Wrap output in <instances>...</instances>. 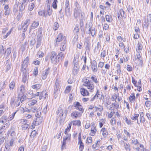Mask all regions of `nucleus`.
I'll return each instance as SVG.
<instances>
[{"instance_id":"nucleus-1","label":"nucleus","mask_w":151,"mask_h":151,"mask_svg":"<svg viewBox=\"0 0 151 151\" xmlns=\"http://www.w3.org/2000/svg\"><path fill=\"white\" fill-rule=\"evenodd\" d=\"M25 96H22L21 97H17L14 99L13 98L11 99V103L15 106H19L21 103L24 100Z\"/></svg>"},{"instance_id":"nucleus-2","label":"nucleus","mask_w":151,"mask_h":151,"mask_svg":"<svg viewBox=\"0 0 151 151\" xmlns=\"http://www.w3.org/2000/svg\"><path fill=\"white\" fill-rule=\"evenodd\" d=\"M83 85L89 89L90 91L93 92V91L94 88V86L93 83L90 81L89 80L86 79V81L84 82Z\"/></svg>"},{"instance_id":"nucleus-3","label":"nucleus","mask_w":151,"mask_h":151,"mask_svg":"<svg viewBox=\"0 0 151 151\" xmlns=\"http://www.w3.org/2000/svg\"><path fill=\"white\" fill-rule=\"evenodd\" d=\"M50 59L52 63L55 64H57L60 61L59 57H58L57 53L54 51L51 52Z\"/></svg>"},{"instance_id":"nucleus-4","label":"nucleus","mask_w":151,"mask_h":151,"mask_svg":"<svg viewBox=\"0 0 151 151\" xmlns=\"http://www.w3.org/2000/svg\"><path fill=\"white\" fill-rule=\"evenodd\" d=\"M145 28L147 29L149 25H151V14H149L147 15L143 23Z\"/></svg>"},{"instance_id":"nucleus-5","label":"nucleus","mask_w":151,"mask_h":151,"mask_svg":"<svg viewBox=\"0 0 151 151\" xmlns=\"http://www.w3.org/2000/svg\"><path fill=\"white\" fill-rule=\"evenodd\" d=\"M43 118L42 117H38L35 118L33 122L32 123L31 126L33 128H34L36 126L40 124L42 121Z\"/></svg>"},{"instance_id":"nucleus-6","label":"nucleus","mask_w":151,"mask_h":151,"mask_svg":"<svg viewBox=\"0 0 151 151\" xmlns=\"http://www.w3.org/2000/svg\"><path fill=\"white\" fill-rule=\"evenodd\" d=\"M21 71L23 72L22 81L25 83L28 79L29 74L28 70L21 69Z\"/></svg>"},{"instance_id":"nucleus-7","label":"nucleus","mask_w":151,"mask_h":151,"mask_svg":"<svg viewBox=\"0 0 151 151\" xmlns=\"http://www.w3.org/2000/svg\"><path fill=\"white\" fill-rule=\"evenodd\" d=\"M56 40L57 44L58 42H61L62 43L66 41L65 37L64 36L62 33H60L58 35Z\"/></svg>"},{"instance_id":"nucleus-8","label":"nucleus","mask_w":151,"mask_h":151,"mask_svg":"<svg viewBox=\"0 0 151 151\" xmlns=\"http://www.w3.org/2000/svg\"><path fill=\"white\" fill-rule=\"evenodd\" d=\"M29 61L28 57H27L24 60L23 63H22L21 68V69L28 70L27 69Z\"/></svg>"},{"instance_id":"nucleus-9","label":"nucleus","mask_w":151,"mask_h":151,"mask_svg":"<svg viewBox=\"0 0 151 151\" xmlns=\"http://www.w3.org/2000/svg\"><path fill=\"white\" fill-rule=\"evenodd\" d=\"M81 115L80 112L76 111H72L70 114L71 117L73 119L80 117L81 116Z\"/></svg>"},{"instance_id":"nucleus-10","label":"nucleus","mask_w":151,"mask_h":151,"mask_svg":"<svg viewBox=\"0 0 151 151\" xmlns=\"http://www.w3.org/2000/svg\"><path fill=\"white\" fill-rule=\"evenodd\" d=\"M14 138H11L9 142L6 144L5 148L7 150L13 147L14 145Z\"/></svg>"},{"instance_id":"nucleus-11","label":"nucleus","mask_w":151,"mask_h":151,"mask_svg":"<svg viewBox=\"0 0 151 151\" xmlns=\"http://www.w3.org/2000/svg\"><path fill=\"white\" fill-rule=\"evenodd\" d=\"M126 17V14H125V12L122 9H121L119 11V13L118 14V18L119 20H120L122 18H125Z\"/></svg>"},{"instance_id":"nucleus-12","label":"nucleus","mask_w":151,"mask_h":151,"mask_svg":"<svg viewBox=\"0 0 151 151\" xmlns=\"http://www.w3.org/2000/svg\"><path fill=\"white\" fill-rule=\"evenodd\" d=\"M59 88V81L58 79H57L56 81L55 85L54 88V92L55 95H56L58 94Z\"/></svg>"},{"instance_id":"nucleus-13","label":"nucleus","mask_w":151,"mask_h":151,"mask_svg":"<svg viewBox=\"0 0 151 151\" xmlns=\"http://www.w3.org/2000/svg\"><path fill=\"white\" fill-rule=\"evenodd\" d=\"M81 12V10L79 8H75L73 14L75 18H77L80 16Z\"/></svg>"},{"instance_id":"nucleus-14","label":"nucleus","mask_w":151,"mask_h":151,"mask_svg":"<svg viewBox=\"0 0 151 151\" xmlns=\"http://www.w3.org/2000/svg\"><path fill=\"white\" fill-rule=\"evenodd\" d=\"M91 68L93 72H96L98 70L97 66V63L96 61L93 60L91 62Z\"/></svg>"},{"instance_id":"nucleus-15","label":"nucleus","mask_w":151,"mask_h":151,"mask_svg":"<svg viewBox=\"0 0 151 151\" xmlns=\"http://www.w3.org/2000/svg\"><path fill=\"white\" fill-rule=\"evenodd\" d=\"M49 72L50 68H48L43 71L42 75V79L43 80L45 79Z\"/></svg>"},{"instance_id":"nucleus-16","label":"nucleus","mask_w":151,"mask_h":151,"mask_svg":"<svg viewBox=\"0 0 151 151\" xmlns=\"http://www.w3.org/2000/svg\"><path fill=\"white\" fill-rule=\"evenodd\" d=\"M74 105L76 109L80 111H83L82 106L80 104L79 102H75Z\"/></svg>"},{"instance_id":"nucleus-17","label":"nucleus","mask_w":151,"mask_h":151,"mask_svg":"<svg viewBox=\"0 0 151 151\" xmlns=\"http://www.w3.org/2000/svg\"><path fill=\"white\" fill-rule=\"evenodd\" d=\"M25 91L24 88V86L23 85H21L18 89V92L19 95H22L25 93Z\"/></svg>"},{"instance_id":"nucleus-18","label":"nucleus","mask_w":151,"mask_h":151,"mask_svg":"<svg viewBox=\"0 0 151 151\" xmlns=\"http://www.w3.org/2000/svg\"><path fill=\"white\" fill-rule=\"evenodd\" d=\"M79 67L77 64H75L73 70V74L76 75H77L78 72Z\"/></svg>"},{"instance_id":"nucleus-19","label":"nucleus","mask_w":151,"mask_h":151,"mask_svg":"<svg viewBox=\"0 0 151 151\" xmlns=\"http://www.w3.org/2000/svg\"><path fill=\"white\" fill-rule=\"evenodd\" d=\"M39 22L38 21H34L32 23L30 28V30L34 29L36 28L39 25Z\"/></svg>"},{"instance_id":"nucleus-20","label":"nucleus","mask_w":151,"mask_h":151,"mask_svg":"<svg viewBox=\"0 0 151 151\" xmlns=\"http://www.w3.org/2000/svg\"><path fill=\"white\" fill-rule=\"evenodd\" d=\"M101 132H102V135L104 137H106L108 134L107 129L105 127H103L101 130Z\"/></svg>"},{"instance_id":"nucleus-21","label":"nucleus","mask_w":151,"mask_h":151,"mask_svg":"<svg viewBox=\"0 0 151 151\" xmlns=\"http://www.w3.org/2000/svg\"><path fill=\"white\" fill-rule=\"evenodd\" d=\"M97 129L96 127H92L91 129V132L89 133V135L91 136H94L96 134Z\"/></svg>"},{"instance_id":"nucleus-22","label":"nucleus","mask_w":151,"mask_h":151,"mask_svg":"<svg viewBox=\"0 0 151 151\" xmlns=\"http://www.w3.org/2000/svg\"><path fill=\"white\" fill-rule=\"evenodd\" d=\"M80 91L81 94L84 96H88L89 95V93L88 91L85 88H81Z\"/></svg>"},{"instance_id":"nucleus-23","label":"nucleus","mask_w":151,"mask_h":151,"mask_svg":"<svg viewBox=\"0 0 151 151\" xmlns=\"http://www.w3.org/2000/svg\"><path fill=\"white\" fill-rule=\"evenodd\" d=\"M120 142L121 143H123L124 144V147L125 150H129L130 151V145L128 143H126L123 140H122Z\"/></svg>"},{"instance_id":"nucleus-24","label":"nucleus","mask_w":151,"mask_h":151,"mask_svg":"<svg viewBox=\"0 0 151 151\" xmlns=\"http://www.w3.org/2000/svg\"><path fill=\"white\" fill-rule=\"evenodd\" d=\"M88 33L91 34L92 37H93L95 35L96 32L94 28L92 27H90L88 29Z\"/></svg>"},{"instance_id":"nucleus-25","label":"nucleus","mask_w":151,"mask_h":151,"mask_svg":"<svg viewBox=\"0 0 151 151\" xmlns=\"http://www.w3.org/2000/svg\"><path fill=\"white\" fill-rule=\"evenodd\" d=\"M136 97L135 96V94L134 93H132L130 96H129V101L131 102H134L135 99Z\"/></svg>"},{"instance_id":"nucleus-26","label":"nucleus","mask_w":151,"mask_h":151,"mask_svg":"<svg viewBox=\"0 0 151 151\" xmlns=\"http://www.w3.org/2000/svg\"><path fill=\"white\" fill-rule=\"evenodd\" d=\"M66 41L61 43L60 47V50L61 51H64L65 50L66 45Z\"/></svg>"},{"instance_id":"nucleus-27","label":"nucleus","mask_w":151,"mask_h":151,"mask_svg":"<svg viewBox=\"0 0 151 151\" xmlns=\"http://www.w3.org/2000/svg\"><path fill=\"white\" fill-rule=\"evenodd\" d=\"M42 28H40L37 32V39H42Z\"/></svg>"},{"instance_id":"nucleus-28","label":"nucleus","mask_w":151,"mask_h":151,"mask_svg":"<svg viewBox=\"0 0 151 151\" xmlns=\"http://www.w3.org/2000/svg\"><path fill=\"white\" fill-rule=\"evenodd\" d=\"M7 117L5 115H3L0 119V122L1 123H4L6 122L8 120Z\"/></svg>"},{"instance_id":"nucleus-29","label":"nucleus","mask_w":151,"mask_h":151,"mask_svg":"<svg viewBox=\"0 0 151 151\" xmlns=\"http://www.w3.org/2000/svg\"><path fill=\"white\" fill-rule=\"evenodd\" d=\"M140 123L142 122L143 123H144L145 122V118L144 117V113L143 112H141L140 114Z\"/></svg>"},{"instance_id":"nucleus-30","label":"nucleus","mask_w":151,"mask_h":151,"mask_svg":"<svg viewBox=\"0 0 151 151\" xmlns=\"http://www.w3.org/2000/svg\"><path fill=\"white\" fill-rule=\"evenodd\" d=\"M105 18L107 22L109 23L112 22L113 19L111 15H106L105 16Z\"/></svg>"},{"instance_id":"nucleus-31","label":"nucleus","mask_w":151,"mask_h":151,"mask_svg":"<svg viewBox=\"0 0 151 151\" xmlns=\"http://www.w3.org/2000/svg\"><path fill=\"white\" fill-rule=\"evenodd\" d=\"M11 52L12 49L11 47H9L7 49L5 52H4L5 55H6L7 56L6 57H8V58L9 57L10 54L11 53Z\"/></svg>"},{"instance_id":"nucleus-32","label":"nucleus","mask_w":151,"mask_h":151,"mask_svg":"<svg viewBox=\"0 0 151 151\" xmlns=\"http://www.w3.org/2000/svg\"><path fill=\"white\" fill-rule=\"evenodd\" d=\"M15 85V82L14 81L11 82L9 84V86L10 90H13L14 89Z\"/></svg>"},{"instance_id":"nucleus-33","label":"nucleus","mask_w":151,"mask_h":151,"mask_svg":"<svg viewBox=\"0 0 151 151\" xmlns=\"http://www.w3.org/2000/svg\"><path fill=\"white\" fill-rule=\"evenodd\" d=\"M72 125V122H70L68 125L67 128L65 129L64 133L67 134V133L70 131Z\"/></svg>"},{"instance_id":"nucleus-34","label":"nucleus","mask_w":151,"mask_h":151,"mask_svg":"<svg viewBox=\"0 0 151 151\" xmlns=\"http://www.w3.org/2000/svg\"><path fill=\"white\" fill-rule=\"evenodd\" d=\"M78 144L79 145V150L80 151H82L84 149V145L82 141H78Z\"/></svg>"},{"instance_id":"nucleus-35","label":"nucleus","mask_w":151,"mask_h":151,"mask_svg":"<svg viewBox=\"0 0 151 151\" xmlns=\"http://www.w3.org/2000/svg\"><path fill=\"white\" fill-rule=\"evenodd\" d=\"M65 14L68 17L71 16V12L70 11V8L65 9Z\"/></svg>"},{"instance_id":"nucleus-36","label":"nucleus","mask_w":151,"mask_h":151,"mask_svg":"<svg viewBox=\"0 0 151 151\" xmlns=\"http://www.w3.org/2000/svg\"><path fill=\"white\" fill-rule=\"evenodd\" d=\"M105 120L104 119H99V127L101 128L104 124L105 123Z\"/></svg>"},{"instance_id":"nucleus-37","label":"nucleus","mask_w":151,"mask_h":151,"mask_svg":"<svg viewBox=\"0 0 151 151\" xmlns=\"http://www.w3.org/2000/svg\"><path fill=\"white\" fill-rule=\"evenodd\" d=\"M94 108L95 109V111H102L103 109V106L100 105H99L98 106H95Z\"/></svg>"},{"instance_id":"nucleus-38","label":"nucleus","mask_w":151,"mask_h":151,"mask_svg":"<svg viewBox=\"0 0 151 151\" xmlns=\"http://www.w3.org/2000/svg\"><path fill=\"white\" fill-rule=\"evenodd\" d=\"M71 122H72V124L73 123V124L74 125L80 126L81 125V122L79 120L73 121Z\"/></svg>"},{"instance_id":"nucleus-39","label":"nucleus","mask_w":151,"mask_h":151,"mask_svg":"<svg viewBox=\"0 0 151 151\" xmlns=\"http://www.w3.org/2000/svg\"><path fill=\"white\" fill-rule=\"evenodd\" d=\"M112 103L114 109H117L119 108V102H117L116 101H115L114 102Z\"/></svg>"},{"instance_id":"nucleus-40","label":"nucleus","mask_w":151,"mask_h":151,"mask_svg":"<svg viewBox=\"0 0 151 151\" xmlns=\"http://www.w3.org/2000/svg\"><path fill=\"white\" fill-rule=\"evenodd\" d=\"M119 96V95L118 94H117L116 93H114L112 94L111 98L112 101H116V100L118 97Z\"/></svg>"},{"instance_id":"nucleus-41","label":"nucleus","mask_w":151,"mask_h":151,"mask_svg":"<svg viewBox=\"0 0 151 151\" xmlns=\"http://www.w3.org/2000/svg\"><path fill=\"white\" fill-rule=\"evenodd\" d=\"M30 22V21L29 19H27L25 21H23L22 23V24L28 26Z\"/></svg>"},{"instance_id":"nucleus-42","label":"nucleus","mask_w":151,"mask_h":151,"mask_svg":"<svg viewBox=\"0 0 151 151\" xmlns=\"http://www.w3.org/2000/svg\"><path fill=\"white\" fill-rule=\"evenodd\" d=\"M142 46L141 43H138L137 45V47L136 48V51H141L142 50Z\"/></svg>"},{"instance_id":"nucleus-43","label":"nucleus","mask_w":151,"mask_h":151,"mask_svg":"<svg viewBox=\"0 0 151 151\" xmlns=\"http://www.w3.org/2000/svg\"><path fill=\"white\" fill-rule=\"evenodd\" d=\"M37 102V101L36 99H33L32 100H30L29 101V106L34 105L36 104Z\"/></svg>"},{"instance_id":"nucleus-44","label":"nucleus","mask_w":151,"mask_h":151,"mask_svg":"<svg viewBox=\"0 0 151 151\" xmlns=\"http://www.w3.org/2000/svg\"><path fill=\"white\" fill-rule=\"evenodd\" d=\"M25 5L24 3H22L20 6L19 8V11L22 12L25 9Z\"/></svg>"},{"instance_id":"nucleus-45","label":"nucleus","mask_w":151,"mask_h":151,"mask_svg":"<svg viewBox=\"0 0 151 151\" xmlns=\"http://www.w3.org/2000/svg\"><path fill=\"white\" fill-rule=\"evenodd\" d=\"M41 86V85L40 84H37L34 85L32 86V88L33 89H40Z\"/></svg>"},{"instance_id":"nucleus-46","label":"nucleus","mask_w":151,"mask_h":151,"mask_svg":"<svg viewBox=\"0 0 151 151\" xmlns=\"http://www.w3.org/2000/svg\"><path fill=\"white\" fill-rule=\"evenodd\" d=\"M139 116V114H135L133 116H132L131 119L132 120L134 121L137 120Z\"/></svg>"},{"instance_id":"nucleus-47","label":"nucleus","mask_w":151,"mask_h":151,"mask_svg":"<svg viewBox=\"0 0 151 151\" xmlns=\"http://www.w3.org/2000/svg\"><path fill=\"white\" fill-rule=\"evenodd\" d=\"M44 53L40 51H39L37 54V56L40 58H42L44 56Z\"/></svg>"},{"instance_id":"nucleus-48","label":"nucleus","mask_w":151,"mask_h":151,"mask_svg":"<svg viewBox=\"0 0 151 151\" xmlns=\"http://www.w3.org/2000/svg\"><path fill=\"white\" fill-rule=\"evenodd\" d=\"M50 6H49L47 7V14L49 16L50 15L52 12V10L51 9H50Z\"/></svg>"},{"instance_id":"nucleus-49","label":"nucleus","mask_w":151,"mask_h":151,"mask_svg":"<svg viewBox=\"0 0 151 151\" xmlns=\"http://www.w3.org/2000/svg\"><path fill=\"white\" fill-rule=\"evenodd\" d=\"M42 40V39H37L36 45V48L39 47L41 45Z\"/></svg>"},{"instance_id":"nucleus-50","label":"nucleus","mask_w":151,"mask_h":151,"mask_svg":"<svg viewBox=\"0 0 151 151\" xmlns=\"http://www.w3.org/2000/svg\"><path fill=\"white\" fill-rule=\"evenodd\" d=\"M12 29H11L10 30H9L5 35H4L3 36V39H5L6 38V37L8 36L12 32Z\"/></svg>"},{"instance_id":"nucleus-51","label":"nucleus","mask_w":151,"mask_h":151,"mask_svg":"<svg viewBox=\"0 0 151 151\" xmlns=\"http://www.w3.org/2000/svg\"><path fill=\"white\" fill-rule=\"evenodd\" d=\"M21 124V125H24L25 124H27L28 122V120H26L25 119H22L20 120V122Z\"/></svg>"},{"instance_id":"nucleus-52","label":"nucleus","mask_w":151,"mask_h":151,"mask_svg":"<svg viewBox=\"0 0 151 151\" xmlns=\"http://www.w3.org/2000/svg\"><path fill=\"white\" fill-rule=\"evenodd\" d=\"M59 27V25L58 23L55 22L54 23L53 26V28L55 30H56L58 29Z\"/></svg>"},{"instance_id":"nucleus-53","label":"nucleus","mask_w":151,"mask_h":151,"mask_svg":"<svg viewBox=\"0 0 151 151\" xmlns=\"http://www.w3.org/2000/svg\"><path fill=\"white\" fill-rule=\"evenodd\" d=\"M16 112H15L13 113L12 115L9 116L7 120L8 121L12 120L14 118Z\"/></svg>"},{"instance_id":"nucleus-54","label":"nucleus","mask_w":151,"mask_h":151,"mask_svg":"<svg viewBox=\"0 0 151 151\" xmlns=\"http://www.w3.org/2000/svg\"><path fill=\"white\" fill-rule=\"evenodd\" d=\"M66 135V136L64 137L63 139L66 140H68L69 141H70V139L71 134H68L67 133V134Z\"/></svg>"},{"instance_id":"nucleus-55","label":"nucleus","mask_w":151,"mask_h":151,"mask_svg":"<svg viewBox=\"0 0 151 151\" xmlns=\"http://www.w3.org/2000/svg\"><path fill=\"white\" fill-rule=\"evenodd\" d=\"M58 2L57 0H54L52 4V6L55 9L57 8V3Z\"/></svg>"},{"instance_id":"nucleus-56","label":"nucleus","mask_w":151,"mask_h":151,"mask_svg":"<svg viewBox=\"0 0 151 151\" xmlns=\"http://www.w3.org/2000/svg\"><path fill=\"white\" fill-rule=\"evenodd\" d=\"M106 56V52L105 50H102L101 53V58L105 57Z\"/></svg>"},{"instance_id":"nucleus-57","label":"nucleus","mask_w":151,"mask_h":151,"mask_svg":"<svg viewBox=\"0 0 151 151\" xmlns=\"http://www.w3.org/2000/svg\"><path fill=\"white\" fill-rule=\"evenodd\" d=\"M124 119L127 124L130 125L132 124L131 121L130 120L128 119L125 116Z\"/></svg>"},{"instance_id":"nucleus-58","label":"nucleus","mask_w":151,"mask_h":151,"mask_svg":"<svg viewBox=\"0 0 151 151\" xmlns=\"http://www.w3.org/2000/svg\"><path fill=\"white\" fill-rule=\"evenodd\" d=\"M35 5L33 3H31L29 6L28 9L29 11H32Z\"/></svg>"},{"instance_id":"nucleus-59","label":"nucleus","mask_w":151,"mask_h":151,"mask_svg":"<svg viewBox=\"0 0 151 151\" xmlns=\"http://www.w3.org/2000/svg\"><path fill=\"white\" fill-rule=\"evenodd\" d=\"M137 59H139L140 60H141V57L140 55L141 52L140 51H137Z\"/></svg>"},{"instance_id":"nucleus-60","label":"nucleus","mask_w":151,"mask_h":151,"mask_svg":"<svg viewBox=\"0 0 151 151\" xmlns=\"http://www.w3.org/2000/svg\"><path fill=\"white\" fill-rule=\"evenodd\" d=\"M117 40L120 42L123 41L124 42H125L126 39L125 38L123 39L120 36H118L117 38Z\"/></svg>"},{"instance_id":"nucleus-61","label":"nucleus","mask_w":151,"mask_h":151,"mask_svg":"<svg viewBox=\"0 0 151 151\" xmlns=\"http://www.w3.org/2000/svg\"><path fill=\"white\" fill-rule=\"evenodd\" d=\"M57 114L60 113L59 116L61 117L63 116V111L61 109H60L58 110L57 111Z\"/></svg>"},{"instance_id":"nucleus-62","label":"nucleus","mask_w":151,"mask_h":151,"mask_svg":"<svg viewBox=\"0 0 151 151\" xmlns=\"http://www.w3.org/2000/svg\"><path fill=\"white\" fill-rule=\"evenodd\" d=\"M38 14L40 16H44L45 17H46L47 16V14H45L44 11H41L39 12Z\"/></svg>"},{"instance_id":"nucleus-63","label":"nucleus","mask_w":151,"mask_h":151,"mask_svg":"<svg viewBox=\"0 0 151 151\" xmlns=\"http://www.w3.org/2000/svg\"><path fill=\"white\" fill-rule=\"evenodd\" d=\"M37 134V133L35 130L33 131L31 133L30 137H34Z\"/></svg>"},{"instance_id":"nucleus-64","label":"nucleus","mask_w":151,"mask_h":151,"mask_svg":"<svg viewBox=\"0 0 151 151\" xmlns=\"http://www.w3.org/2000/svg\"><path fill=\"white\" fill-rule=\"evenodd\" d=\"M127 70L129 72H131L133 70V68L130 65H127Z\"/></svg>"}]
</instances>
